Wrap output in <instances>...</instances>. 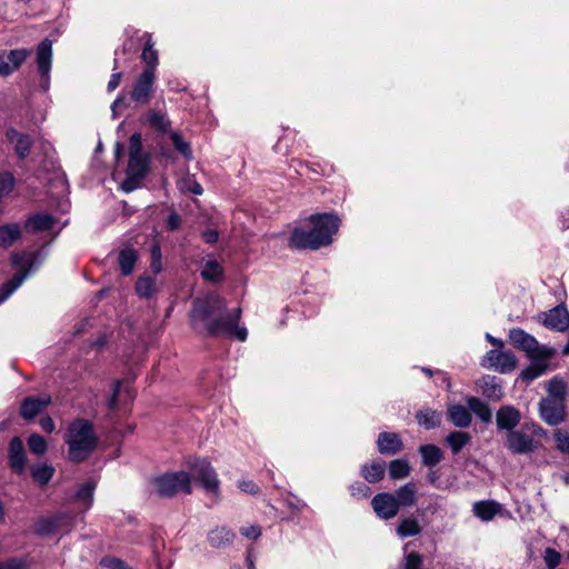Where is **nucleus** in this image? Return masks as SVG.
<instances>
[{
    "label": "nucleus",
    "instance_id": "ea45409f",
    "mask_svg": "<svg viewBox=\"0 0 569 569\" xmlns=\"http://www.w3.org/2000/svg\"><path fill=\"white\" fill-rule=\"evenodd\" d=\"M138 260V253L131 249H124L119 253V264L121 267V272L124 276H128L132 272L133 267Z\"/></svg>",
    "mask_w": 569,
    "mask_h": 569
},
{
    "label": "nucleus",
    "instance_id": "0e129e2a",
    "mask_svg": "<svg viewBox=\"0 0 569 569\" xmlns=\"http://www.w3.org/2000/svg\"><path fill=\"white\" fill-rule=\"evenodd\" d=\"M154 284V280L151 277L144 276V299H148L152 296Z\"/></svg>",
    "mask_w": 569,
    "mask_h": 569
},
{
    "label": "nucleus",
    "instance_id": "37998d69",
    "mask_svg": "<svg viewBox=\"0 0 569 569\" xmlns=\"http://www.w3.org/2000/svg\"><path fill=\"white\" fill-rule=\"evenodd\" d=\"M171 139L173 148L181 153L186 159H190L192 151L190 144L183 139L179 131H173L168 134Z\"/></svg>",
    "mask_w": 569,
    "mask_h": 569
},
{
    "label": "nucleus",
    "instance_id": "680f3d73",
    "mask_svg": "<svg viewBox=\"0 0 569 569\" xmlns=\"http://www.w3.org/2000/svg\"><path fill=\"white\" fill-rule=\"evenodd\" d=\"M123 392H128L129 393V390L127 389V386L122 385L121 382H117L114 385V388H113V391H112V396L111 398L109 399V407L111 409H113L118 402V397H120Z\"/></svg>",
    "mask_w": 569,
    "mask_h": 569
},
{
    "label": "nucleus",
    "instance_id": "a211bd4d",
    "mask_svg": "<svg viewBox=\"0 0 569 569\" xmlns=\"http://www.w3.org/2000/svg\"><path fill=\"white\" fill-rule=\"evenodd\" d=\"M27 56L28 51L24 49L0 51V74L8 76L12 73L26 60Z\"/></svg>",
    "mask_w": 569,
    "mask_h": 569
},
{
    "label": "nucleus",
    "instance_id": "6e6d98bb",
    "mask_svg": "<svg viewBox=\"0 0 569 569\" xmlns=\"http://www.w3.org/2000/svg\"><path fill=\"white\" fill-rule=\"evenodd\" d=\"M555 440L557 443V448L562 451L569 453V435L562 432V430L557 429L555 431Z\"/></svg>",
    "mask_w": 569,
    "mask_h": 569
},
{
    "label": "nucleus",
    "instance_id": "393cba45",
    "mask_svg": "<svg viewBox=\"0 0 569 569\" xmlns=\"http://www.w3.org/2000/svg\"><path fill=\"white\" fill-rule=\"evenodd\" d=\"M386 462L372 461L361 466L360 475L369 483H377L385 478Z\"/></svg>",
    "mask_w": 569,
    "mask_h": 569
},
{
    "label": "nucleus",
    "instance_id": "c85d7f7f",
    "mask_svg": "<svg viewBox=\"0 0 569 569\" xmlns=\"http://www.w3.org/2000/svg\"><path fill=\"white\" fill-rule=\"evenodd\" d=\"M236 535L232 530L226 527H217L208 533V541L213 548H223L230 545Z\"/></svg>",
    "mask_w": 569,
    "mask_h": 569
},
{
    "label": "nucleus",
    "instance_id": "f704fd0d",
    "mask_svg": "<svg viewBox=\"0 0 569 569\" xmlns=\"http://www.w3.org/2000/svg\"><path fill=\"white\" fill-rule=\"evenodd\" d=\"M421 530V526L416 518L407 517L399 522L397 527V535L400 538H408L419 535Z\"/></svg>",
    "mask_w": 569,
    "mask_h": 569
},
{
    "label": "nucleus",
    "instance_id": "bb28decb",
    "mask_svg": "<svg viewBox=\"0 0 569 569\" xmlns=\"http://www.w3.org/2000/svg\"><path fill=\"white\" fill-rule=\"evenodd\" d=\"M501 510V505L495 500H481L473 503L475 515L483 521L492 520Z\"/></svg>",
    "mask_w": 569,
    "mask_h": 569
},
{
    "label": "nucleus",
    "instance_id": "7ed1b4c3",
    "mask_svg": "<svg viewBox=\"0 0 569 569\" xmlns=\"http://www.w3.org/2000/svg\"><path fill=\"white\" fill-rule=\"evenodd\" d=\"M66 442L72 461L81 462L87 459L97 445L92 425L84 419L74 420L68 428Z\"/></svg>",
    "mask_w": 569,
    "mask_h": 569
},
{
    "label": "nucleus",
    "instance_id": "4c0bfd02",
    "mask_svg": "<svg viewBox=\"0 0 569 569\" xmlns=\"http://www.w3.org/2000/svg\"><path fill=\"white\" fill-rule=\"evenodd\" d=\"M410 471L411 467L406 459H395L389 463V477L392 480L407 478Z\"/></svg>",
    "mask_w": 569,
    "mask_h": 569
},
{
    "label": "nucleus",
    "instance_id": "338daca9",
    "mask_svg": "<svg viewBox=\"0 0 569 569\" xmlns=\"http://www.w3.org/2000/svg\"><path fill=\"white\" fill-rule=\"evenodd\" d=\"M40 426L46 432H52L54 430V422L50 417L41 418Z\"/></svg>",
    "mask_w": 569,
    "mask_h": 569
},
{
    "label": "nucleus",
    "instance_id": "2f4dec72",
    "mask_svg": "<svg viewBox=\"0 0 569 569\" xmlns=\"http://www.w3.org/2000/svg\"><path fill=\"white\" fill-rule=\"evenodd\" d=\"M21 237V229L17 223L0 227V248H8Z\"/></svg>",
    "mask_w": 569,
    "mask_h": 569
},
{
    "label": "nucleus",
    "instance_id": "13d9d810",
    "mask_svg": "<svg viewBox=\"0 0 569 569\" xmlns=\"http://www.w3.org/2000/svg\"><path fill=\"white\" fill-rule=\"evenodd\" d=\"M238 488L241 491L249 493L251 496H256L260 492L259 486L252 480H240L238 483Z\"/></svg>",
    "mask_w": 569,
    "mask_h": 569
},
{
    "label": "nucleus",
    "instance_id": "39448f33",
    "mask_svg": "<svg viewBox=\"0 0 569 569\" xmlns=\"http://www.w3.org/2000/svg\"><path fill=\"white\" fill-rule=\"evenodd\" d=\"M37 256L38 254L36 252L13 253L11 256V262L16 269V273L2 286L0 290V305L22 284L32 270Z\"/></svg>",
    "mask_w": 569,
    "mask_h": 569
},
{
    "label": "nucleus",
    "instance_id": "e433bc0d",
    "mask_svg": "<svg viewBox=\"0 0 569 569\" xmlns=\"http://www.w3.org/2000/svg\"><path fill=\"white\" fill-rule=\"evenodd\" d=\"M499 359L495 366V369L500 373H509L517 367L518 359L511 351L499 352Z\"/></svg>",
    "mask_w": 569,
    "mask_h": 569
},
{
    "label": "nucleus",
    "instance_id": "052dcab7",
    "mask_svg": "<svg viewBox=\"0 0 569 569\" xmlns=\"http://www.w3.org/2000/svg\"><path fill=\"white\" fill-rule=\"evenodd\" d=\"M181 222H182V219H181L180 214L177 213L176 211H172L167 217L166 228L169 231H176V230H178L180 228Z\"/></svg>",
    "mask_w": 569,
    "mask_h": 569
},
{
    "label": "nucleus",
    "instance_id": "79ce46f5",
    "mask_svg": "<svg viewBox=\"0 0 569 569\" xmlns=\"http://www.w3.org/2000/svg\"><path fill=\"white\" fill-rule=\"evenodd\" d=\"M150 270L153 274L162 271V252L159 240H153L150 247Z\"/></svg>",
    "mask_w": 569,
    "mask_h": 569
},
{
    "label": "nucleus",
    "instance_id": "6e6552de",
    "mask_svg": "<svg viewBox=\"0 0 569 569\" xmlns=\"http://www.w3.org/2000/svg\"><path fill=\"white\" fill-rule=\"evenodd\" d=\"M144 127H148L158 138L168 136L172 130L167 103L163 98L157 100L152 107L144 110Z\"/></svg>",
    "mask_w": 569,
    "mask_h": 569
},
{
    "label": "nucleus",
    "instance_id": "a19ab883",
    "mask_svg": "<svg viewBox=\"0 0 569 569\" xmlns=\"http://www.w3.org/2000/svg\"><path fill=\"white\" fill-rule=\"evenodd\" d=\"M566 393H567V386L563 382V380L558 379V378H552L549 381L548 396L546 398H552L555 400L566 403Z\"/></svg>",
    "mask_w": 569,
    "mask_h": 569
},
{
    "label": "nucleus",
    "instance_id": "20e7f679",
    "mask_svg": "<svg viewBox=\"0 0 569 569\" xmlns=\"http://www.w3.org/2000/svg\"><path fill=\"white\" fill-rule=\"evenodd\" d=\"M153 492L160 498H173L179 493L191 495V478L187 471L163 472L150 480Z\"/></svg>",
    "mask_w": 569,
    "mask_h": 569
},
{
    "label": "nucleus",
    "instance_id": "a18cd8bd",
    "mask_svg": "<svg viewBox=\"0 0 569 569\" xmlns=\"http://www.w3.org/2000/svg\"><path fill=\"white\" fill-rule=\"evenodd\" d=\"M54 473V469L48 465H41L32 468V478L41 486L47 485Z\"/></svg>",
    "mask_w": 569,
    "mask_h": 569
},
{
    "label": "nucleus",
    "instance_id": "cd10ccee",
    "mask_svg": "<svg viewBox=\"0 0 569 569\" xmlns=\"http://www.w3.org/2000/svg\"><path fill=\"white\" fill-rule=\"evenodd\" d=\"M441 419V412L431 408H425L416 412L417 422L427 430L440 427Z\"/></svg>",
    "mask_w": 569,
    "mask_h": 569
},
{
    "label": "nucleus",
    "instance_id": "8fccbe9b",
    "mask_svg": "<svg viewBox=\"0 0 569 569\" xmlns=\"http://www.w3.org/2000/svg\"><path fill=\"white\" fill-rule=\"evenodd\" d=\"M349 491L352 497L358 499L367 498L371 493L370 487L363 481H355L349 486Z\"/></svg>",
    "mask_w": 569,
    "mask_h": 569
},
{
    "label": "nucleus",
    "instance_id": "e2e57ef3",
    "mask_svg": "<svg viewBox=\"0 0 569 569\" xmlns=\"http://www.w3.org/2000/svg\"><path fill=\"white\" fill-rule=\"evenodd\" d=\"M206 243L214 244L219 240V232L216 229H207L201 234Z\"/></svg>",
    "mask_w": 569,
    "mask_h": 569
},
{
    "label": "nucleus",
    "instance_id": "69168bd1",
    "mask_svg": "<svg viewBox=\"0 0 569 569\" xmlns=\"http://www.w3.org/2000/svg\"><path fill=\"white\" fill-rule=\"evenodd\" d=\"M187 190L193 194H202L203 188L197 180L187 181Z\"/></svg>",
    "mask_w": 569,
    "mask_h": 569
},
{
    "label": "nucleus",
    "instance_id": "4be33fe9",
    "mask_svg": "<svg viewBox=\"0 0 569 569\" xmlns=\"http://www.w3.org/2000/svg\"><path fill=\"white\" fill-rule=\"evenodd\" d=\"M447 418L458 428H468L472 421L470 409L462 405H450L447 409Z\"/></svg>",
    "mask_w": 569,
    "mask_h": 569
},
{
    "label": "nucleus",
    "instance_id": "4d7b16f0",
    "mask_svg": "<svg viewBox=\"0 0 569 569\" xmlns=\"http://www.w3.org/2000/svg\"><path fill=\"white\" fill-rule=\"evenodd\" d=\"M27 562L21 558H9L0 561V569H24Z\"/></svg>",
    "mask_w": 569,
    "mask_h": 569
},
{
    "label": "nucleus",
    "instance_id": "423d86ee",
    "mask_svg": "<svg viewBox=\"0 0 569 569\" xmlns=\"http://www.w3.org/2000/svg\"><path fill=\"white\" fill-rule=\"evenodd\" d=\"M190 478L217 499L220 498V480L211 462L206 458H193L188 461Z\"/></svg>",
    "mask_w": 569,
    "mask_h": 569
},
{
    "label": "nucleus",
    "instance_id": "dca6fc26",
    "mask_svg": "<svg viewBox=\"0 0 569 569\" xmlns=\"http://www.w3.org/2000/svg\"><path fill=\"white\" fill-rule=\"evenodd\" d=\"M403 441L399 433L382 431L378 435L377 449L381 455L395 456L403 450Z\"/></svg>",
    "mask_w": 569,
    "mask_h": 569
},
{
    "label": "nucleus",
    "instance_id": "412c9836",
    "mask_svg": "<svg viewBox=\"0 0 569 569\" xmlns=\"http://www.w3.org/2000/svg\"><path fill=\"white\" fill-rule=\"evenodd\" d=\"M9 465L18 473L23 472L26 467V455L23 442L19 437H14L9 445Z\"/></svg>",
    "mask_w": 569,
    "mask_h": 569
},
{
    "label": "nucleus",
    "instance_id": "a878e982",
    "mask_svg": "<svg viewBox=\"0 0 569 569\" xmlns=\"http://www.w3.org/2000/svg\"><path fill=\"white\" fill-rule=\"evenodd\" d=\"M471 435L467 431L455 430L445 438V443L450 448L451 453L457 456L471 441Z\"/></svg>",
    "mask_w": 569,
    "mask_h": 569
},
{
    "label": "nucleus",
    "instance_id": "9b49d317",
    "mask_svg": "<svg viewBox=\"0 0 569 569\" xmlns=\"http://www.w3.org/2000/svg\"><path fill=\"white\" fill-rule=\"evenodd\" d=\"M509 342L518 350H521L526 353L527 357L529 355L533 356L542 352L543 350H551V347L539 345L538 340L530 333L526 332L521 328H512L509 331Z\"/></svg>",
    "mask_w": 569,
    "mask_h": 569
},
{
    "label": "nucleus",
    "instance_id": "72a5a7b5",
    "mask_svg": "<svg viewBox=\"0 0 569 569\" xmlns=\"http://www.w3.org/2000/svg\"><path fill=\"white\" fill-rule=\"evenodd\" d=\"M201 277L206 281L220 282L223 278V268L217 260H208L201 270Z\"/></svg>",
    "mask_w": 569,
    "mask_h": 569
},
{
    "label": "nucleus",
    "instance_id": "9d476101",
    "mask_svg": "<svg viewBox=\"0 0 569 569\" xmlns=\"http://www.w3.org/2000/svg\"><path fill=\"white\" fill-rule=\"evenodd\" d=\"M505 446L513 455H528L535 452L541 443L527 431L518 429L507 432Z\"/></svg>",
    "mask_w": 569,
    "mask_h": 569
},
{
    "label": "nucleus",
    "instance_id": "6ab92c4d",
    "mask_svg": "<svg viewBox=\"0 0 569 569\" xmlns=\"http://www.w3.org/2000/svg\"><path fill=\"white\" fill-rule=\"evenodd\" d=\"M50 403H51L50 396L28 397L21 403V410H20L21 416L27 420H31L36 416H38Z\"/></svg>",
    "mask_w": 569,
    "mask_h": 569
},
{
    "label": "nucleus",
    "instance_id": "864d4df0",
    "mask_svg": "<svg viewBox=\"0 0 569 569\" xmlns=\"http://www.w3.org/2000/svg\"><path fill=\"white\" fill-rule=\"evenodd\" d=\"M403 569H421L423 557L418 551L409 552L405 558Z\"/></svg>",
    "mask_w": 569,
    "mask_h": 569
},
{
    "label": "nucleus",
    "instance_id": "7c9ffc66",
    "mask_svg": "<svg viewBox=\"0 0 569 569\" xmlns=\"http://www.w3.org/2000/svg\"><path fill=\"white\" fill-rule=\"evenodd\" d=\"M467 405L470 412H473L482 422H491L492 411L488 403L482 401L480 398L472 396L467 399Z\"/></svg>",
    "mask_w": 569,
    "mask_h": 569
},
{
    "label": "nucleus",
    "instance_id": "09e8293b",
    "mask_svg": "<svg viewBox=\"0 0 569 569\" xmlns=\"http://www.w3.org/2000/svg\"><path fill=\"white\" fill-rule=\"evenodd\" d=\"M28 447L31 452L42 455L47 450V442L42 436L33 433L28 439Z\"/></svg>",
    "mask_w": 569,
    "mask_h": 569
},
{
    "label": "nucleus",
    "instance_id": "aec40b11",
    "mask_svg": "<svg viewBox=\"0 0 569 569\" xmlns=\"http://www.w3.org/2000/svg\"><path fill=\"white\" fill-rule=\"evenodd\" d=\"M6 138L10 143L14 144V151L20 159L29 156L32 146V139L28 134L20 133L13 128L6 131Z\"/></svg>",
    "mask_w": 569,
    "mask_h": 569
},
{
    "label": "nucleus",
    "instance_id": "774afa93",
    "mask_svg": "<svg viewBox=\"0 0 569 569\" xmlns=\"http://www.w3.org/2000/svg\"><path fill=\"white\" fill-rule=\"evenodd\" d=\"M103 563L109 566L111 569H130L119 559H108L104 560Z\"/></svg>",
    "mask_w": 569,
    "mask_h": 569
},
{
    "label": "nucleus",
    "instance_id": "f8f14e48",
    "mask_svg": "<svg viewBox=\"0 0 569 569\" xmlns=\"http://www.w3.org/2000/svg\"><path fill=\"white\" fill-rule=\"evenodd\" d=\"M555 355V349L543 350L533 356L529 355L527 358L530 360V363L521 371L520 378L526 382H531L542 376L549 369V360L553 358Z\"/></svg>",
    "mask_w": 569,
    "mask_h": 569
},
{
    "label": "nucleus",
    "instance_id": "5701e85b",
    "mask_svg": "<svg viewBox=\"0 0 569 569\" xmlns=\"http://www.w3.org/2000/svg\"><path fill=\"white\" fill-rule=\"evenodd\" d=\"M52 59V42L48 39L43 40L37 50L38 69L42 78H48Z\"/></svg>",
    "mask_w": 569,
    "mask_h": 569
},
{
    "label": "nucleus",
    "instance_id": "de8ad7c7",
    "mask_svg": "<svg viewBox=\"0 0 569 569\" xmlns=\"http://www.w3.org/2000/svg\"><path fill=\"white\" fill-rule=\"evenodd\" d=\"M219 300L222 302V308L217 313H214V316H212L209 319L210 320L218 319V320H221L222 322H233L234 321V323H239L240 318H241V308H237L231 313L223 316V313L226 311V300L221 297H219Z\"/></svg>",
    "mask_w": 569,
    "mask_h": 569
},
{
    "label": "nucleus",
    "instance_id": "603ef678",
    "mask_svg": "<svg viewBox=\"0 0 569 569\" xmlns=\"http://www.w3.org/2000/svg\"><path fill=\"white\" fill-rule=\"evenodd\" d=\"M543 560L548 569H556L561 561V555L556 549L549 547L545 550Z\"/></svg>",
    "mask_w": 569,
    "mask_h": 569
},
{
    "label": "nucleus",
    "instance_id": "473e14b6",
    "mask_svg": "<svg viewBox=\"0 0 569 569\" xmlns=\"http://www.w3.org/2000/svg\"><path fill=\"white\" fill-rule=\"evenodd\" d=\"M481 389H482V395L487 399L492 400V401H499L503 396L502 387L498 382L497 377H495V376H492V377L488 376L485 379L483 385L481 386Z\"/></svg>",
    "mask_w": 569,
    "mask_h": 569
},
{
    "label": "nucleus",
    "instance_id": "2eb2a0df",
    "mask_svg": "<svg viewBox=\"0 0 569 569\" xmlns=\"http://www.w3.org/2000/svg\"><path fill=\"white\" fill-rule=\"evenodd\" d=\"M542 325L553 331L563 332L569 328V311L563 303L543 313Z\"/></svg>",
    "mask_w": 569,
    "mask_h": 569
},
{
    "label": "nucleus",
    "instance_id": "c9c22d12",
    "mask_svg": "<svg viewBox=\"0 0 569 569\" xmlns=\"http://www.w3.org/2000/svg\"><path fill=\"white\" fill-rule=\"evenodd\" d=\"M54 224V219L50 214H37L29 218L26 222V228L38 232L50 230Z\"/></svg>",
    "mask_w": 569,
    "mask_h": 569
},
{
    "label": "nucleus",
    "instance_id": "bf43d9fd",
    "mask_svg": "<svg viewBox=\"0 0 569 569\" xmlns=\"http://www.w3.org/2000/svg\"><path fill=\"white\" fill-rule=\"evenodd\" d=\"M240 533L248 539L257 540L261 536L262 531L260 526L252 525L248 527H241Z\"/></svg>",
    "mask_w": 569,
    "mask_h": 569
},
{
    "label": "nucleus",
    "instance_id": "c756f323",
    "mask_svg": "<svg viewBox=\"0 0 569 569\" xmlns=\"http://www.w3.org/2000/svg\"><path fill=\"white\" fill-rule=\"evenodd\" d=\"M418 451L421 455L423 466L429 468L437 466L443 459L442 450L432 443L421 445Z\"/></svg>",
    "mask_w": 569,
    "mask_h": 569
},
{
    "label": "nucleus",
    "instance_id": "b1692460",
    "mask_svg": "<svg viewBox=\"0 0 569 569\" xmlns=\"http://www.w3.org/2000/svg\"><path fill=\"white\" fill-rule=\"evenodd\" d=\"M395 501L398 503V508L412 507L417 503V487L413 482H408L399 487L395 493Z\"/></svg>",
    "mask_w": 569,
    "mask_h": 569
},
{
    "label": "nucleus",
    "instance_id": "0eeeda50",
    "mask_svg": "<svg viewBox=\"0 0 569 569\" xmlns=\"http://www.w3.org/2000/svg\"><path fill=\"white\" fill-rule=\"evenodd\" d=\"M142 183V143L140 133L132 134L130 139L129 163L126 179L121 182V189L126 192L140 188Z\"/></svg>",
    "mask_w": 569,
    "mask_h": 569
},
{
    "label": "nucleus",
    "instance_id": "4468645a",
    "mask_svg": "<svg viewBox=\"0 0 569 569\" xmlns=\"http://www.w3.org/2000/svg\"><path fill=\"white\" fill-rule=\"evenodd\" d=\"M371 506L377 516L385 520L392 519L400 510L395 496L390 492L377 493L371 500Z\"/></svg>",
    "mask_w": 569,
    "mask_h": 569
},
{
    "label": "nucleus",
    "instance_id": "1a4fd4ad",
    "mask_svg": "<svg viewBox=\"0 0 569 569\" xmlns=\"http://www.w3.org/2000/svg\"><path fill=\"white\" fill-rule=\"evenodd\" d=\"M74 526V516L71 513H57L43 517L34 523V532L39 536H54L68 533Z\"/></svg>",
    "mask_w": 569,
    "mask_h": 569
},
{
    "label": "nucleus",
    "instance_id": "f3484780",
    "mask_svg": "<svg viewBox=\"0 0 569 569\" xmlns=\"http://www.w3.org/2000/svg\"><path fill=\"white\" fill-rule=\"evenodd\" d=\"M520 411L510 405L501 406L496 413L497 428L511 432L520 423Z\"/></svg>",
    "mask_w": 569,
    "mask_h": 569
},
{
    "label": "nucleus",
    "instance_id": "c03bdc74",
    "mask_svg": "<svg viewBox=\"0 0 569 569\" xmlns=\"http://www.w3.org/2000/svg\"><path fill=\"white\" fill-rule=\"evenodd\" d=\"M94 488L96 483L88 481L83 483L76 492V499L83 502L86 505V509L90 508L92 505Z\"/></svg>",
    "mask_w": 569,
    "mask_h": 569
},
{
    "label": "nucleus",
    "instance_id": "58836bf2",
    "mask_svg": "<svg viewBox=\"0 0 569 569\" xmlns=\"http://www.w3.org/2000/svg\"><path fill=\"white\" fill-rule=\"evenodd\" d=\"M154 42L150 33L144 32V67L157 68L159 62L158 50L153 48Z\"/></svg>",
    "mask_w": 569,
    "mask_h": 569
},
{
    "label": "nucleus",
    "instance_id": "3c124183",
    "mask_svg": "<svg viewBox=\"0 0 569 569\" xmlns=\"http://www.w3.org/2000/svg\"><path fill=\"white\" fill-rule=\"evenodd\" d=\"M14 178L10 172H0V199L11 192Z\"/></svg>",
    "mask_w": 569,
    "mask_h": 569
},
{
    "label": "nucleus",
    "instance_id": "f03ea898",
    "mask_svg": "<svg viewBox=\"0 0 569 569\" xmlns=\"http://www.w3.org/2000/svg\"><path fill=\"white\" fill-rule=\"evenodd\" d=\"M305 221L309 229L295 227L288 238L289 249L317 251L329 247L342 222L335 211L311 213Z\"/></svg>",
    "mask_w": 569,
    "mask_h": 569
},
{
    "label": "nucleus",
    "instance_id": "49530a36",
    "mask_svg": "<svg viewBox=\"0 0 569 569\" xmlns=\"http://www.w3.org/2000/svg\"><path fill=\"white\" fill-rule=\"evenodd\" d=\"M149 547L154 561H158L161 551L164 549V539L160 530H153L149 537Z\"/></svg>",
    "mask_w": 569,
    "mask_h": 569
},
{
    "label": "nucleus",
    "instance_id": "ddd939ff",
    "mask_svg": "<svg viewBox=\"0 0 569 569\" xmlns=\"http://www.w3.org/2000/svg\"><path fill=\"white\" fill-rule=\"evenodd\" d=\"M540 418L549 426H558L566 418V403L552 398H542L539 402Z\"/></svg>",
    "mask_w": 569,
    "mask_h": 569
},
{
    "label": "nucleus",
    "instance_id": "5fc2aeb1",
    "mask_svg": "<svg viewBox=\"0 0 569 569\" xmlns=\"http://www.w3.org/2000/svg\"><path fill=\"white\" fill-rule=\"evenodd\" d=\"M521 431H527L531 435L532 438L539 437L545 438L547 437V431L538 423L536 422H525L520 427Z\"/></svg>",
    "mask_w": 569,
    "mask_h": 569
},
{
    "label": "nucleus",
    "instance_id": "f257e3e1",
    "mask_svg": "<svg viewBox=\"0 0 569 569\" xmlns=\"http://www.w3.org/2000/svg\"><path fill=\"white\" fill-rule=\"evenodd\" d=\"M222 308L218 295H208L203 298H194L188 313L190 328L203 338H234L246 341L248 330L239 323L222 322L218 319H209Z\"/></svg>",
    "mask_w": 569,
    "mask_h": 569
}]
</instances>
